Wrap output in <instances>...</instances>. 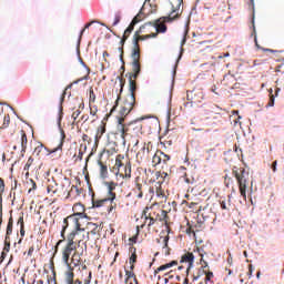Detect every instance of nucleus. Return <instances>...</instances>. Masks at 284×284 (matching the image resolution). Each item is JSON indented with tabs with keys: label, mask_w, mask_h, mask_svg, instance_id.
I'll return each instance as SVG.
<instances>
[{
	"label": "nucleus",
	"mask_w": 284,
	"mask_h": 284,
	"mask_svg": "<svg viewBox=\"0 0 284 284\" xmlns=\"http://www.w3.org/2000/svg\"><path fill=\"white\" fill-rule=\"evenodd\" d=\"M80 115H81V110L78 109V110L74 111L73 114H72L73 121H77V119H79Z\"/></svg>",
	"instance_id": "obj_34"
},
{
	"label": "nucleus",
	"mask_w": 284,
	"mask_h": 284,
	"mask_svg": "<svg viewBox=\"0 0 284 284\" xmlns=\"http://www.w3.org/2000/svg\"><path fill=\"white\" fill-rule=\"evenodd\" d=\"M4 128H8L10 125V115H6L4 116V123H3Z\"/></svg>",
	"instance_id": "obj_36"
},
{
	"label": "nucleus",
	"mask_w": 284,
	"mask_h": 284,
	"mask_svg": "<svg viewBox=\"0 0 284 284\" xmlns=\"http://www.w3.org/2000/svg\"><path fill=\"white\" fill-rule=\"evenodd\" d=\"M131 253L129 263L131 265V270H134V263H136V248H131Z\"/></svg>",
	"instance_id": "obj_22"
},
{
	"label": "nucleus",
	"mask_w": 284,
	"mask_h": 284,
	"mask_svg": "<svg viewBox=\"0 0 284 284\" xmlns=\"http://www.w3.org/2000/svg\"><path fill=\"white\" fill-rule=\"evenodd\" d=\"M10 234H12V219L9 220L7 225V236H10Z\"/></svg>",
	"instance_id": "obj_27"
},
{
	"label": "nucleus",
	"mask_w": 284,
	"mask_h": 284,
	"mask_svg": "<svg viewBox=\"0 0 284 284\" xmlns=\"http://www.w3.org/2000/svg\"><path fill=\"white\" fill-rule=\"evenodd\" d=\"M62 119H63V108L60 106V112H59V116H58V126L61 132V141H60V144L58 145V148L53 150V152H58V150H63V141L65 140V132H63V129H61Z\"/></svg>",
	"instance_id": "obj_6"
},
{
	"label": "nucleus",
	"mask_w": 284,
	"mask_h": 284,
	"mask_svg": "<svg viewBox=\"0 0 284 284\" xmlns=\"http://www.w3.org/2000/svg\"><path fill=\"white\" fill-rule=\"evenodd\" d=\"M162 239V243L164 244L163 247H168V243L170 241V237L169 236H164V237H161Z\"/></svg>",
	"instance_id": "obj_38"
},
{
	"label": "nucleus",
	"mask_w": 284,
	"mask_h": 284,
	"mask_svg": "<svg viewBox=\"0 0 284 284\" xmlns=\"http://www.w3.org/2000/svg\"><path fill=\"white\" fill-rule=\"evenodd\" d=\"M129 90H130L129 97L133 95V98L136 99V97L134 95V92H136V82L132 80V77L129 78Z\"/></svg>",
	"instance_id": "obj_16"
},
{
	"label": "nucleus",
	"mask_w": 284,
	"mask_h": 284,
	"mask_svg": "<svg viewBox=\"0 0 284 284\" xmlns=\"http://www.w3.org/2000/svg\"><path fill=\"white\" fill-rule=\"evenodd\" d=\"M3 190H6V184L3 183V180L0 178V191L3 192ZM2 201V197L0 195V203Z\"/></svg>",
	"instance_id": "obj_35"
},
{
	"label": "nucleus",
	"mask_w": 284,
	"mask_h": 284,
	"mask_svg": "<svg viewBox=\"0 0 284 284\" xmlns=\"http://www.w3.org/2000/svg\"><path fill=\"white\" fill-rule=\"evenodd\" d=\"M125 41H128V36H123L121 41H120V45L121 48H123V45H125Z\"/></svg>",
	"instance_id": "obj_40"
},
{
	"label": "nucleus",
	"mask_w": 284,
	"mask_h": 284,
	"mask_svg": "<svg viewBox=\"0 0 284 284\" xmlns=\"http://www.w3.org/2000/svg\"><path fill=\"white\" fill-rule=\"evenodd\" d=\"M141 14H143V7L141 8L139 14L133 18L130 26L125 29L123 34L124 37H130V34H132V31L134 30V27L136 26V23L141 21Z\"/></svg>",
	"instance_id": "obj_7"
},
{
	"label": "nucleus",
	"mask_w": 284,
	"mask_h": 284,
	"mask_svg": "<svg viewBox=\"0 0 284 284\" xmlns=\"http://www.w3.org/2000/svg\"><path fill=\"white\" fill-rule=\"evenodd\" d=\"M24 143H28V138L26 135H22V146Z\"/></svg>",
	"instance_id": "obj_50"
},
{
	"label": "nucleus",
	"mask_w": 284,
	"mask_h": 284,
	"mask_svg": "<svg viewBox=\"0 0 284 284\" xmlns=\"http://www.w3.org/2000/svg\"><path fill=\"white\" fill-rule=\"evenodd\" d=\"M79 61H80L81 65H83V68H85V62H83V59L79 58Z\"/></svg>",
	"instance_id": "obj_56"
},
{
	"label": "nucleus",
	"mask_w": 284,
	"mask_h": 284,
	"mask_svg": "<svg viewBox=\"0 0 284 284\" xmlns=\"http://www.w3.org/2000/svg\"><path fill=\"white\" fill-rule=\"evenodd\" d=\"M205 274H206V276L204 278L205 283L212 281V278L214 277V273H212V272H209V273H205Z\"/></svg>",
	"instance_id": "obj_33"
},
{
	"label": "nucleus",
	"mask_w": 284,
	"mask_h": 284,
	"mask_svg": "<svg viewBox=\"0 0 284 284\" xmlns=\"http://www.w3.org/2000/svg\"><path fill=\"white\" fill-rule=\"evenodd\" d=\"M243 255L245 256V258H247V251H244Z\"/></svg>",
	"instance_id": "obj_62"
},
{
	"label": "nucleus",
	"mask_w": 284,
	"mask_h": 284,
	"mask_svg": "<svg viewBox=\"0 0 284 284\" xmlns=\"http://www.w3.org/2000/svg\"><path fill=\"white\" fill-rule=\"evenodd\" d=\"M81 81H83V79H78V80L72 82V85H77V84L81 83Z\"/></svg>",
	"instance_id": "obj_48"
},
{
	"label": "nucleus",
	"mask_w": 284,
	"mask_h": 284,
	"mask_svg": "<svg viewBox=\"0 0 284 284\" xmlns=\"http://www.w3.org/2000/svg\"><path fill=\"white\" fill-rule=\"evenodd\" d=\"M78 160L83 161V151H81V150L79 151Z\"/></svg>",
	"instance_id": "obj_47"
},
{
	"label": "nucleus",
	"mask_w": 284,
	"mask_h": 284,
	"mask_svg": "<svg viewBox=\"0 0 284 284\" xmlns=\"http://www.w3.org/2000/svg\"><path fill=\"white\" fill-rule=\"evenodd\" d=\"M174 19H179V13H176V14L174 16V18H172V17H166V18H165V21H174Z\"/></svg>",
	"instance_id": "obj_43"
},
{
	"label": "nucleus",
	"mask_w": 284,
	"mask_h": 284,
	"mask_svg": "<svg viewBox=\"0 0 284 284\" xmlns=\"http://www.w3.org/2000/svg\"><path fill=\"white\" fill-rule=\"evenodd\" d=\"M125 121V118H118V132L121 133V139L123 140V144L125 145V134L128 132V129H125V125L123 122Z\"/></svg>",
	"instance_id": "obj_8"
},
{
	"label": "nucleus",
	"mask_w": 284,
	"mask_h": 284,
	"mask_svg": "<svg viewBox=\"0 0 284 284\" xmlns=\"http://www.w3.org/2000/svg\"><path fill=\"white\" fill-rule=\"evenodd\" d=\"M102 134H105V129L104 128H100L98 130V134L95 135V141H98V139H101Z\"/></svg>",
	"instance_id": "obj_30"
},
{
	"label": "nucleus",
	"mask_w": 284,
	"mask_h": 284,
	"mask_svg": "<svg viewBox=\"0 0 284 284\" xmlns=\"http://www.w3.org/2000/svg\"><path fill=\"white\" fill-rule=\"evenodd\" d=\"M116 105H119V100H116L115 105L113 106V109L111 110V112H114V110H116Z\"/></svg>",
	"instance_id": "obj_55"
},
{
	"label": "nucleus",
	"mask_w": 284,
	"mask_h": 284,
	"mask_svg": "<svg viewBox=\"0 0 284 284\" xmlns=\"http://www.w3.org/2000/svg\"><path fill=\"white\" fill-rule=\"evenodd\" d=\"M85 108V104L82 102V103H80V105H79V110H83Z\"/></svg>",
	"instance_id": "obj_54"
},
{
	"label": "nucleus",
	"mask_w": 284,
	"mask_h": 284,
	"mask_svg": "<svg viewBox=\"0 0 284 284\" xmlns=\"http://www.w3.org/2000/svg\"><path fill=\"white\" fill-rule=\"evenodd\" d=\"M253 272H254V266H252V264H251V265H248V278H252Z\"/></svg>",
	"instance_id": "obj_41"
},
{
	"label": "nucleus",
	"mask_w": 284,
	"mask_h": 284,
	"mask_svg": "<svg viewBox=\"0 0 284 284\" xmlns=\"http://www.w3.org/2000/svg\"><path fill=\"white\" fill-rule=\"evenodd\" d=\"M276 165H278V162L277 161H274L271 165L273 172H276Z\"/></svg>",
	"instance_id": "obj_46"
},
{
	"label": "nucleus",
	"mask_w": 284,
	"mask_h": 284,
	"mask_svg": "<svg viewBox=\"0 0 284 284\" xmlns=\"http://www.w3.org/2000/svg\"><path fill=\"white\" fill-rule=\"evenodd\" d=\"M161 151H158L154 155H153V160L152 162L154 163V165H161V161H163V158L160 153Z\"/></svg>",
	"instance_id": "obj_24"
},
{
	"label": "nucleus",
	"mask_w": 284,
	"mask_h": 284,
	"mask_svg": "<svg viewBox=\"0 0 284 284\" xmlns=\"http://www.w3.org/2000/svg\"><path fill=\"white\" fill-rule=\"evenodd\" d=\"M126 276H128L129 278H132V276H134V273H132V272H130V271H126Z\"/></svg>",
	"instance_id": "obj_51"
},
{
	"label": "nucleus",
	"mask_w": 284,
	"mask_h": 284,
	"mask_svg": "<svg viewBox=\"0 0 284 284\" xmlns=\"http://www.w3.org/2000/svg\"><path fill=\"white\" fill-rule=\"evenodd\" d=\"M132 178V164L130 161H126L125 168H124V174L122 179H131Z\"/></svg>",
	"instance_id": "obj_15"
},
{
	"label": "nucleus",
	"mask_w": 284,
	"mask_h": 284,
	"mask_svg": "<svg viewBox=\"0 0 284 284\" xmlns=\"http://www.w3.org/2000/svg\"><path fill=\"white\" fill-rule=\"evenodd\" d=\"M179 4L178 8H181V3H183V0H178Z\"/></svg>",
	"instance_id": "obj_60"
},
{
	"label": "nucleus",
	"mask_w": 284,
	"mask_h": 284,
	"mask_svg": "<svg viewBox=\"0 0 284 284\" xmlns=\"http://www.w3.org/2000/svg\"><path fill=\"white\" fill-rule=\"evenodd\" d=\"M134 103H136V98H134V95H126L118 119H124V116H128V114L134 110Z\"/></svg>",
	"instance_id": "obj_3"
},
{
	"label": "nucleus",
	"mask_w": 284,
	"mask_h": 284,
	"mask_svg": "<svg viewBox=\"0 0 284 284\" xmlns=\"http://www.w3.org/2000/svg\"><path fill=\"white\" fill-rule=\"evenodd\" d=\"M150 27H152V22H148L141 26L140 29L134 33L133 41H136V43H139V41H146V39H156L158 33L141 36L142 32H145V28H150Z\"/></svg>",
	"instance_id": "obj_5"
},
{
	"label": "nucleus",
	"mask_w": 284,
	"mask_h": 284,
	"mask_svg": "<svg viewBox=\"0 0 284 284\" xmlns=\"http://www.w3.org/2000/svg\"><path fill=\"white\" fill-rule=\"evenodd\" d=\"M195 97H197V99H203V92L199 91L197 94H195Z\"/></svg>",
	"instance_id": "obj_49"
},
{
	"label": "nucleus",
	"mask_w": 284,
	"mask_h": 284,
	"mask_svg": "<svg viewBox=\"0 0 284 284\" xmlns=\"http://www.w3.org/2000/svg\"><path fill=\"white\" fill-rule=\"evenodd\" d=\"M92 23H94V22L87 23L85 27H84V29H82L81 32H80V36H79V39H78V45H77V52H78V54H80V52H81V51L79 50V48H80V45H81V38L83 37V32H85V30H88V28H90V26H92Z\"/></svg>",
	"instance_id": "obj_19"
},
{
	"label": "nucleus",
	"mask_w": 284,
	"mask_h": 284,
	"mask_svg": "<svg viewBox=\"0 0 284 284\" xmlns=\"http://www.w3.org/2000/svg\"><path fill=\"white\" fill-rule=\"evenodd\" d=\"M179 263L176 261H171L170 263H166L164 265H161L160 267H158L155 271H154V276H156V274L159 272H165V270H170L171 267H174V265H178Z\"/></svg>",
	"instance_id": "obj_11"
},
{
	"label": "nucleus",
	"mask_w": 284,
	"mask_h": 284,
	"mask_svg": "<svg viewBox=\"0 0 284 284\" xmlns=\"http://www.w3.org/2000/svg\"><path fill=\"white\" fill-rule=\"evenodd\" d=\"M160 155L162 156L163 163H168V161H170V155L163 153L162 151H160Z\"/></svg>",
	"instance_id": "obj_32"
},
{
	"label": "nucleus",
	"mask_w": 284,
	"mask_h": 284,
	"mask_svg": "<svg viewBox=\"0 0 284 284\" xmlns=\"http://www.w3.org/2000/svg\"><path fill=\"white\" fill-rule=\"evenodd\" d=\"M98 164L100 165V178L108 179V165L103 164V162H98Z\"/></svg>",
	"instance_id": "obj_17"
},
{
	"label": "nucleus",
	"mask_w": 284,
	"mask_h": 284,
	"mask_svg": "<svg viewBox=\"0 0 284 284\" xmlns=\"http://www.w3.org/2000/svg\"><path fill=\"white\" fill-rule=\"evenodd\" d=\"M71 263H72L73 267H79V265L81 263V254L74 253L72 256Z\"/></svg>",
	"instance_id": "obj_21"
},
{
	"label": "nucleus",
	"mask_w": 284,
	"mask_h": 284,
	"mask_svg": "<svg viewBox=\"0 0 284 284\" xmlns=\"http://www.w3.org/2000/svg\"><path fill=\"white\" fill-rule=\"evenodd\" d=\"M156 219H159V221H160L161 223H163V222L168 223V211L162 210V211H161V214H158V215H156Z\"/></svg>",
	"instance_id": "obj_25"
},
{
	"label": "nucleus",
	"mask_w": 284,
	"mask_h": 284,
	"mask_svg": "<svg viewBox=\"0 0 284 284\" xmlns=\"http://www.w3.org/2000/svg\"><path fill=\"white\" fill-rule=\"evenodd\" d=\"M105 185L108 186L109 194L112 197H105L102 200H92L93 207H103L104 203H108V201H110L112 203V201H114V199H116V195L112 192L114 190V182H105Z\"/></svg>",
	"instance_id": "obj_4"
},
{
	"label": "nucleus",
	"mask_w": 284,
	"mask_h": 284,
	"mask_svg": "<svg viewBox=\"0 0 284 284\" xmlns=\"http://www.w3.org/2000/svg\"><path fill=\"white\" fill-rule=\"evenodd\" d=\"M64 276H65V278H64L65 283H74V272L67 271Z\"/></svg>",
	"instance_id": "obj_23"
},
{
	"label": "nucleus",
	"mask_w": 284,
	"mask_h": 284,
	"mask_svg": "<svg viewBox=\"0 0 284 284\" xmlns=\"http://www.w3.org/2000/svg\"><path fill=\"white\" fill-rule=\"evenodd\" d=\"M272 89L270 90V100L268 103L266 104V108H274V101L276 97H278V92H281V89H276L275 95L272 94Z\"/></svg>",
	"instance_id": "obj_18"
},
{
	"label": "nucleus",
	"mask_w": 284,
	"mask_h": 284,
	"mask_svg": "<svg viewBox=\"0 0 284 284\" xmlns=\"http://www.w3.org/2000/svg\"><path fill=\"white\" fill-rule=\"evenodd\" d=\"M149 222V227H152V225H154V223H156V219L152 217V215L148 219Z\"/></svg>",
	"instance_id": "obj_37"
},
{
	"label": "nucleus",
	"mask_w": 284,
	"mask_h": 284,
	"mask_svg": "<svg viewBox=\"0 0 284 284\" xmlns=\"http://www.w3.org/2000/svg\"><path fill=\"white\" fill-rule=\"evenodd\" d=\"M136 187H138V191L140 192V193L138 194V199H143V192H141L142 185H141V184H138Z\"/></svg>",
	"instance_id": "obj_39"
},
{
	"label": "nucleus",
	"mask_w": 284,
	"mask_h": 284,
	"mask_svg": "<svg viewBox=\"0 0 284 284\" xmlns=\"http://www.w3.org/2000/svg\"><path fill=\"white\" fill-rule=\"evenodd\" d=\"M79 219H85V214L83 213H77L74 215H70L69 217L63 220L62 231H61V237L65 239V230H68V222L71 221L75 225V231H72L70 235L68 236V244L62 253L63 263L68 264V261H70V255L74 250H77L75 243H78V247H81V245H84V247H88L85 245V242H83V239L89 240L90 233H85L84 229H81V224H79Z\"/></svg>",
	"instance_id": "obj_1"
},
{
	"label": "nucleus",
	"mask_w": 284,
	"mask_h": 284,
	"mask_svg": "<svg viewBox=\"0 0 284 284\" xmlns=\"http://www.w3.org/2000/svg\"><path fill=\"white\" fill-rule=\"evenodd\" d=\"M151 28H154L156 30V32H161V33L168 32V26H165V24H153L151 22Z\"/></svg>",
	"instance_id": "obj_20"
},
{
	"label": "nucleus",
	"mask_w": 284,
	"mask_h": 284,
	"mask_svg": "<svg viewBox=\"0 0 284 284\" xmlns=\"http://www.w3.org/2000/svg\"><path fill=\"white\" fill-rule=\"evenodd\" d=\"M233 174L239 183L240 194L244 201L247 199V181H250V172L243 168H234Z\"/></svg>",
	"instance_id": "obj_2"
},
{
	"label": "nucleus",
	"mask_w": 284,
	"mask_h": 284,
	"mask_svg": "<svg viewBox=\"0 0 284 284\" xmlns=\"http://www.w3.org/2000/svg\"><path fill=\"white\" fill-rule=\"evenodd\" d=\"M181 263H189V267H192L194 263V254L193 253H186L182 256Z\"/></svg>",
	"instance_id": "obj_12"
},
{
	"label": "nucleus",
	"mask_w": 284,
	"mask_h": 284,
	"mask_svg": "<svg viewBox=\"0 0 284 284\" xmlns=\"http://www.w3.org/2000/svg\"><path fill=\"white\" fill-rule=\"evenodd\" d=\"M187 32H190V29L187 28V26L184 27V33H183V39L181 41V53L178 58V61H181V57H182V52H183V47L185 45L186 41H187Z\"/></svg>",
	"instance_id": "obj_13"
},
{
	"label": "nucleus",
	"mask_w": 284,
	"mask_h": 284,
	"mask_svg": "<svg viewBox=\"0 0 284 284\" xmlns=\"http://www.w3.org/2000/svg\"><path fill=\"white\" fill-rule=\"evenodd\" d=\"M90 99H93V101H94V99H95V97H94V91H90Z\"/></svg>",
	"instance_id": "obj_53"
},
{
	"label": "nucleus",
	"mask_w": 284,
	"mask_h": 284,
	"mask_svg": "<svg viewBox=\"0 0 284 284\" xmlns=\"http://www.w3.org/2000/svg\"><path fill=\"white\" fill-rule=\"evenodd\" d=\"M132 68H133V74L130 75L133 79H136L139 74H141V63L140 62H132Z\"/></svg>",
	"instance_id": "obj_14"
},
{
	"label": "nucleus",
	"mask_w": 284,
	"mask_h": 284,
	"mask_svg": "<svg viewBox=\"0 0 284 284\" xmlns=\"http://www.w3.org/2000/svg\"><path fill=\"white\" fill-rule=\"evenodd\" d=\"M256 278H261V271L257 272Z\"/></svg>",
	"instance_id": "obj_61"
},
{
	"label": "nucleus",
	"mask_w": 284,
	"mask_h": 284,
	"mask_svg": "<svg viewBox=\"0 0 284 284\" xmlns=\"http://www.w3.org/2000/svg\"><path fill=\"white\" fill-rule=\"evenodd\" d=\"M115 176H120V179L123 178V174H125V164L119 159L115 160Z\"/></svg>",
	"instance_id": "obj_10"
},
{
	"label": "nucleus",
	"mask_w": 284,
	"mask_h": 284,
	"mask_svg": "<svg viewBox=\"0 0 284 284\" xmlns=\"http://www.w3.org/2000/svg\"><path fill=\"white\" fill-rule=\"evenodd\" d=\"M61 243H63V241H61V240L57 242L55 252L59 250V245H61Z\"/></svg>",
	"instance_id": "obj_52"
},
{
	"label": "nucleus",
	"mask_w": 284,
	"mask_h": 284,
	"mask_svg": "<svg viewBox=\"0 0 284 284\" xmlns=\"http://www.w3.org/2000/svg\"><path fill=\"white\" fill-rule=\"evenodd\" d=\"M211 92H214V94H216V87H213V88L211 89Z\"/></svg>",
	"instance_id": "obj_59"
},
{
	"label": "nucleus",
	"mask_w": 284,
	"mask_h": 284,
	"mask_svg": "<svg viewBox=\"0 0 284 284\" xmlns=\"http://www.w3.org/2000/svg\"><path fill=\"white\" fill-rule=\"evenodd\" d=\"M119 23H121V12L115 13L113 26H119Z\"/></svg>",
	"instance_id": "obj_26"
},
{
	"label": "nucleus",
	"mask_w": 284,
	"mask_h": 284,
	"mask_svg": "<svg viewBox=\"0 0 284 284\" xmlns=\"http://www.w3.org/2000/svg\"><path fill=\"white\" fill-rule=\"evenodd\" d=\"M220 205H221L222 210H227V204L225 203V201H221Z\"/></svg>",
	"instance_id": "obj_45"
},
{
	"label": "nucleus",
	"mask_w": 284,
	"mask_h": 284,
	"mask_svg": "<svg viewBox=\"0 0 284 284\" xmlns=\"http://www.w3.org/2000/svg\"><path fill=\"white\" fill-rule=\"evenodd\" d=\"M37 284H43V280H39Z\"/></svg>",
	"instance_id": "obj_63"
},
{
	"label": "nucleus",
	"mask_w": 284,
	"mask_h": 284,
	"mask_svg": "<svg viewBox=\"0 0 284 284\" xmlns=\"http://www.w3.org/2000/svg\"><path fill=\"white\" fill-rule=\"evenodd\" d=\"M186 99H187V101H192V99H194V98L192 97V91H187V92H186Z\"/></svg>",
	"instance_id": "obj_44"
},
{
	"label": "nucleus",
	"mask_w": 284,
	"mask_h": 284,
	"mask_svg": "<svg viewBox=\"0 0 284 284\" xmlns=\"http://www.w3.org/2000/svg\"><path fill=\"white\" fill-rule=\"evenodd\" d=\"M72 83L71 84H69L67 88H65V90H72Z\"/></svg>",
	"instance_id": "obj_58"
},
{
	"label": "nucleus",
	"mask_w": 284,
	"mask_h": 284,
	"mask_svg": "<svg viewBox=\"0 0 284 284\" xmlns=\"http://www.w3.org/2000/svg\"><path fill=\"white\" fill-rule=\"evenodd\" d=\"M73 284H83V282H81L80 280H77L75 282H73Z\"/></svg>",
	"instance_id": "obj_57"
},
{
	"label": "nucleus",
	"mask_w": 284,
	"mask_h": 284,
	"mask_svg": "<svg viewBox=\"0 0 284 284\" xmlns=\"http://www.w3.org/2000/svg\"><path fill=\"white\" fill-rule=\"evenodd\" d=\"M64 265H67L69 272H74V267H72V264L70 263V261H68V263H64Z\"/></svg>",
	"instance_id": "obj_42"
},
{
	"label": "nucleus",
	"mask_w": 284,
	"mask_h": 284,
	"mask_svg": "<svg viewBox=\"0 0 284 284\" xmlns=\"http://www.w3.org/2000/svg\"><path fill=\"white\" fill-rule=\"evenodd\" d=\"M18 223L21 225L20 234L21 236H26V230H23V217H19Z\"/></svg>",
	"instance_id": "obj_28"
},
{
	"label": "nucleus",
	"mask_w": 284,
	"mask_h": 284,
	"mask_svg": "<svg viewBox=\"0 0 284 284\" xmlns=\"http://www.w3.org/2000/svg\"><path fill=\"white\" fill-rule=\"evenodd\" d=\"M65 284H74V282H65Z\"/></svg>",
	"instance_id": "obj_64"
},
{
	"label": "nucleus",
	"mask_w": 284,
	"mask_h": 284,
	"mask_svg": "<svg viewBox=\"0 0 284 284\" xmlns=\"http://www.w3.org/2000/svg\"><path fill=\"white\" fill-rule=\"evenodd\" d=\"M148 212H150V207L146 206L142 213V217L145 219V221H148L151 216Z\"/></svg>",
	"instance_id": "obj_29"
},
{
	"label": "nucleus",
	"mask_w": 284,
	"mask_h": 284,
	"mask_svg": "<svg viewBox=\"0 0 284 284\" xmlns=\"http://www.w3.org/2000/svg\"><path fill=\"white\" fill-rule=\"evenodd\" d=\"M118 50L120 53V61H121L122 65H125V61L123 60V47H119Z\"/></svg>",
	"instance_id": "obj_31"
},
{
	"label": "nucleus",
	"mask_w": 284,
	"mask_h": 284,
	"mask_svg": "<svg viewBox=\"0 0 284 284\" xmlns=\"http://www.w3.org/2000/svg\"><path fill=\"white\" fill-rule=\"evenodd\" d=\"M139 43L136 42V40L133 41V50H132V60H133V63H139V59H141V52L139 50Z\"/></svg>",
	"instance_id": "obj_9"
}]
</instances>
